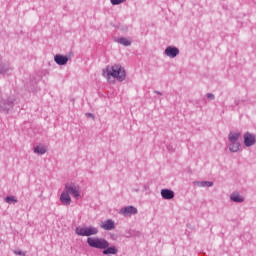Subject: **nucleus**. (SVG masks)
<instances>
[{
  "label": "nucleus",
  "mask_w": 256,
  "mask_h": 256,
  "mask_svg": "<svg viewBox=\"0 0 256 256\" xmlns=\"http://www.w3.org/2000/svg\"><path fill=\"white\" fill-rule=\"evenodd\" d=\"M86 243L89 247H92V249L103 250V255H117L119 253V249L115 246H109V241L105 238L88 237Z\"/></svg>",
  "instance_id": "1"
},
{
  "label": "nucleus",
  "mask_w": 256,
  "mask_h": 256,
  "mask_svg": "<svg viewBox=\"0 0 256 256\" xmlns=\"http://www.w3.org/2000/svg\"><path fill=\"white\" fill-rule=\"evenodd\" d=\"M104 77H113L117 81H125L127 78V72L121 64H114L112 66H106L102 71Z\"/></svg>",
  "instance_id": "2"
},
{
  "label": "nucleus",
  "mask_w": 256,
  "mask_h": 256,
  "mask_svg": "<svg viewBox=\"0 0 256 256\" xmlns=\"http://www.w3.org/2000/svg\"><path fill=\"white\" fill-rule=\"evenodd\" d=\"M76 235L80 237H91L93 235H97L99 233V228L94 226H89L86 228H79L77 227L75 230Z\"/></svg>",
  "instance_id": "3"
},
{
  "label": "nucleus",
  "mask_w": 256,
  "mask_h": 256,
  "mask_svg": "<svg viewBox=\"0 0 256 256\" xmlns=\"http://www.w3.org/2000/svg\"><path fill=\"white\" fill-rule=\"evenodd\" d=\"M66 193L69 195H72L75 199H78V197H81V191L79 190V186L75 185L74 183H67L65 184V189Z\"/></svg>",
  "instance_id": "4"
},
{
  "label": "nucleus",
  "mask_w": 256,
  "mask_h": 256,
  "mask_svg": "<svg viewBox=\"0 0 256 256\" xmlns=\"http://www.w3.org/2000/svg\"><path fill=\"white\" fill-rule=\"evenodd\" d=\"M13 72V66H11V63L4 62L3 57L0 56V75H5L7 73Z\"/></svg>",
  "instance_id": "5"
},
{
  "label": "nucleus",
  "mask_w": 256,
  "mask_h": 256,
  "mask_svg": "<svg viewBox=\"0 0 256 256\" xmlns=\"http://www.w3.org/2000/svg\"><path fill=\"white\" fill-rule=\"evenodd\" d=\"M137 213H139V211L135 206H126L119 211V214L124 215V217H131V215H137Z\"/></svg>",
  "instance_id": "6"
},
{
  "label": "nucleus",
  "mask_w": 256,
  "mask_h": 256,
  "mask_svg": "<svg viewBox=\"0 0 256 256\" xmlns=\"http://www.w3.org/2000/svg\"><path fill=\"white\" fill-rule=\"evenodd\" d=\"M15 105V99L10 98V99H6V100H2L0 102V107L2 109V111H11V109H13Z\"/></svg>",
  "instance_id": "7"
},
{
  "label": "nucleus",
  "mask_w": 256,
  "mask_h": 256,
  "mask_svg": "<svg viewBox=\"0 0 256 256\" xmlns=\"http://www.w3.org/2000/svg\"><path fill=\"white\" fill-rule=\"evenodd\" d=\"M256 143L255 134H251L250 132L244 133V145L245 147H253Z\"/></svg>",
  "instance_id": "8"
},
{
  "label": "nucleus",
  "mask_w": 256,
  "mask_h": 256,
  "mask_svg": "<svg viewBox=\"0 0 256 256\" xmlns=\"http://www.w3.org/2000/svg\"><path fill=\"white\" fill-rule=\"evenodd\" d=\"M164 55H166V57H170V59H175V57L179 55V48L175 46H168L164 51Z\"/></svg>",
  "instance_id": "9"
},
{
  "label": "nucleus",
  "mask_w": 256,
  "mask_h": 256,
  "mask_svg": "<svg viewBox=\"0 0 256 256\" xmlns=\"http://www.w3.org/2000/svg\"><path fill=\"white\" fill-rule=\"evenodd\" d=\"M161 197L162 199H166L171 201V199L175 198V192L171 189H162L161 190Z\"/></svg>",
  "instance_id": "10"
},
{
  "label": "nucleus",
  "mask_w": 256,
  "mask_h": 256,
  "mask_svg": "<svg viewBox=\"0 0 256 256\" xmlns=\"http://www.w3.org/2000/svg\"><path fill=\"white\" fill-rule=\"evenodd\" d=\"M60 202L66 207H69V205H71V196L66 192V190L61 193Z\"/></svg>",
  "instance_id": "11"
},
{
  "label": "nucleus",
  "mask_w": 256,
  "mask_h": 256,
  "mask_svg": "<svg viewBox=\"0 0 256 256\" xmlns=\"http://www.w3.org/2000/svg\"><path fill=\"white\" fill-rule=\"evenodd\" d=\"M54 61L57 65H67V63H69V57L63 56L61 54H56L54 56Z\"/></svg>",
  "instance_id": "12"
},
{
  "label": "nucleus",
  "mask_w": 256,
  "mask_h": 256,
  "mask_svg": "<svg viewBox=\"0 0 256 256\" xmlns=\"http://www.w3.org/2000/svg\"><path fill=\"white\" fill-rule=\"evenodd\" d=\"M101 228L105 231H113L115 229V221L108 219L101 225Z\"/></svg>",
  "instance_id": "13"
},
{
  "label": "nucleus",
  "mask_w": 256,
  "mask_h": 256,
  "mask_svg": "<svg viewBox=\"0 0 256 256\" xmlns=\"http://www.w3.org/2000/svg\"><path fill=\"white\" fill-rule=\"evenodd\" d=\"M230 199L234 203H243V201H245V198L243 196H241V194H239V192H233L230 195Z\"/></svg>",
  "instance_id": "14"
},
{
  "label": "nucleus",
  "mask_w": 256,
  "mask_h": 256,
  "mask_svg": "<svg viewBox=\"0 0 256 256\" xmlns=\"http://www.w3.org/2000/svg\"><path fill=\"white\" fill-rule=\"evenodd\" d=\"M239 137H241V133L230 132L228 135V140L230 143H238Z\"/></svg>",
  "instance_id": "15"
},
{
  "label": "nucleus",
  "mask_w": 256,
  "mask_h": 256,
  "mask_svg": "<svg viewBox=\"0 0 256 256\" xmlns=\"http://www.w3.org/2000/svg\"><path fill=\"white\" fill-rule=\"evenodd\" d=\"M116 43H119L120 45H123L124 47H131V40H129L125 37L117 38Z\"/></svg>",
  "instance_id": "16"
},
{
  "label": "nucleus",
  "mask_w": 256,
  "mask_h": 256,
  "mask_svg": "<svg viewBox=\"0 0 256 256\" xmlns=\"http://www.w3.org/2000/svg\"><path fill=\"white\" fill-rule=\"evenodd\" d=\"M194 185H197V187H213L212 181H194Z\"/></svg>",
  "instance_id": "17"
},
{
  "label": "nucleus",
  "mask_w": 256,
  "mask_h": 256,
  "mask_svg": "<svg viewBox=\"0 0 256 256\" xmlns=\"http://www.w3.org/2000/svg\"><path fill=\"white\" fill-rule=\"evenodd\" d=\"M239 147H241V143L230 142L229 151H231V153H237V151H239Z\"/></svg>",
  "instance_id": "18"
},
{
  "label": "nucleus",
  "mask_w": 256,
  "mask_h": 256,
  "mask_svg": "<svg viewBox=\"0 0 256 256\" xmlns=\"http://www.w3.org/2000/svg\"><path fill=\"white\" fill-rule=\"evenodd\" d=\"M34 153H37V155H45L47 153V148L45 146H36L34 148Z\"/></svg>",
  "instance_id": "19"
},
{
  "label": "nucleus",
  "mask_w": 256,
  "mask_h": 256,
  "mask_svg": "<svg viewBox=\"0 0 256 256\" xmlns=\"http://www.w3.org/2000/svg\"><path fill=\"white\" fill-rule=\"evenodd\" d=\"M5 203H8V205H12L15 204V203H19V200H17V197L15 196H7L5 199H4Z\"/></svg>",
  "instance_id": "20"
},
{
  "label": "nucleus",
  "mask_w": 256,
  "mask_h": 256,
  "mask_svg": "<svg viewBox=\"0 0 256 256\" xmlns=\"http://www.w3.org/2000/svg\"><path fill=\"white\" fill-rule=\"evenodd\" d=\"M127 0H110L112 5H121V3H125Z\"/></svg>",
  "instance_id": "21"
},
{
  "label": "nucleus",
  "mask_w": 256,
  "mask_h": 256,
  "mask_svg": "<svg viewBox=\"0 0 256 256\" xmlns=\"http://www.w3.org/2000/svg\"><path fill=\"white\" fill-rule=\"evenodd\" d=\"M206 97H207V99H210V101H214V99H215V94H213V93H207V94H206Z\"/></svg>",
  "instance_id": "22"
},
{
  "label": "nucleus",
  "mask_w": 256,
  "mask_h": 256,
  "mask_svg": "<svg viewBox=\"0 0 256 256\" xmlns=\"http://www.w3.org/2000/svg\"><path fill=\"white\" fill-rule=\"evenodd\" d=\"M86 117H90L91 119L95 120V115L93 113H86Z\"/></svg>",
  "instance_id": "23"
},
{
  "label": "nucleus",
  "mask_w": 256,
  "mask_h": 256,
  "mask_svg": "<svg viewBox=\"0 0 256 256\" xmlns=\"http://www.w3.org/2000/svg\"><path fill=\"white\" fill-rule=\"evenodd\" d=\"M154 93H156V95H163V93H161V92H159L157 90H155Z\"/></svg>",
  "instance_id": "24"
},
{
  "label": "nucleus",
  "mask_w": 256,
  "mask_h": 256,
  "mask_svg": "<svg viewBox=\"0 0 256 256\" xmlns=\"http://www.w3.org/2000/svg\"><path fill=\"white\" fill-rule=\"evenodd\" d=\"M70 57H73V52H69Z\"/></svg>",
  "instance_id": "25"
},
{
  "label": "nucleus",
  "mask_w": 256,
  "mask_h": 256,
  "mask_svg": "<svg viewBox=\"0 0 256 256\" xmlns=\"http://www.w3.org/2000/svg\"><path fill=\"white\" fill-rule=\"evenodd\" d=\"M222 106H225V101L222 102Z\"/></svg>",
  "instance_id": "26"
},
{
  "label": "nucleus",
  "mask_w": 256,
  "mask_h": 256,
  "mask_svg": "<svg viewBox=\"0 0 256 256\" xmlns=\"http://www.w3.org/2000/svg\"><path fill=\"white\" fill-rule=\"evenodd\" d=\"M168 149L171 150V146H168Z\"/></svg>",
  "instance_id": "27"
},
{
  "label": "nucleus",
  "mask_w": 256,
  "mask_h": 256,
  "mask_svg": "<svg viewBox=\"0 0 256 256\" xmlns=\"http://www.w3.org/2000/svg\"><path fill=\"white\" fill-rule=\"evenodd\" d=\"M168 149L171 150V146H168Z\"/></svg>",
  "instance_id": "28"
},
{
  "label": "nucleus",
  "mask_w": 256,
  "mask_h": 256,
  "mask_svg": "<svg viewBox=\"0 0 256 256\" xmlns=\"http://www.w3.org/2000/svg\"><path fill=\"white\" fill-rule=\"evenodd\" d=\"M18 255H21V252H19Z\"/></svg>",
  "instance_id": "29"
}]
</instances>
